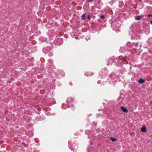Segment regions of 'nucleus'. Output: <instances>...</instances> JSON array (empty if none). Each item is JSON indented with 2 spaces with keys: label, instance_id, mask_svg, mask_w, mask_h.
<instances>
[{
  "label": "nucleus",
  "instance_id": "f257e3e1",
  "mask_svg": "<svg viewBox=\"0 0 152 152\" xmlns=\"http://www.w3.org/2000/svg\"><path fill=\"white\" fill-rule=\"evenodd\" d=\"M118 61L117 58L114 57H113L112 58H110L109 59L108 61L107 65H111L113 63H115V65L116 63H117L118 62Z\"/></svg>",
  "mask_w": 152,
  "mask_h": 152
},
{
  "label": "nucleus",
  "instance_id": "f03ea898",
  "mask_svg": "<svg viewBox=\"0 0 152 152\" xmlns=\"http://www.w3.org/2000/svg\"><path fill=\"white\" fill-rule=\"evenodd\" d=\"M73 99L72 97H69L68 98L67 100L68 107L70 108L73 106Z\"/></svg>",
  "mask_w": 152,
  "mask_h": 152
},
{
  "label": "nucleus",
  "instance_id": "7ed1b4c3",
  "mask_svg": "<svg viewBox=\"0 0 152 152\" xmlns=\"http://www.w3.org/2000/svg\"><path fill=\"white\" fill-rule=\"evenodd\" d=\"M108 73V71L107 68H104L102 69L100 73L101 75L103 76L107 74Z\"/></svg>",
  "mask_w": 152,
  "mask_h": 152
},
{
  "label": "nucleus",
  "instance_id": "20e7f679",
  "mask_svg": "<svg viewBox=\"0 0 152 152\" xmlns=\"http://www.w3.org/2000/svg\"><path fill=\"white\" fill-rule=\"evenodd\" d=\"M134 44V42H133L132 43H131L130 42H128L126 43V45L127 47H129V48H130L132 47L133 45Z\"/></svg>",
  "mask_w": 152,
  "mask_h": 152
},
{
  "label": "nucleus",
  "instance_id": "39448f33",
  "mask_svg": "<svg viewBox=\"0 0 152 152\" xmlns=\"http://www.w3.org/2000/svg\"><path fill=\"white\" fill-rule=\"evenodd\" d=\"M110 77L113 79H117V77H118L114 73H112L111 74Z\"/></svg>",
  "mask_w": 152,
  "mask_h": 152
},
{
  "label": "nucleus",
  "instance_id": "423d86ee",
  "mask_svg": "<svg viewBox=\"0 0 152 152\" xmlns=\"http://www.w3.org/2000/svg\"><path fill=\"white\" fill-rule=\"evenodd\" d=\"M147 131V129L145 126H142L141 129V131L142 132H145Z\"/></svg>",
  "mask_w": 152,
  "mask_h": 152
},
{
  "label": "nucleus",
  "instance_id": "0eeeda50",
  "mask_svg": "<svg viewBox=\"0 0 152 152\" xmlns=\"http://www.w3.org/2000/svg\"><path fill=\"white\" fill-rule=\"evenodd\" d=\"M121 109L124 112L127 113L128 111V110L123 106H121Z\"/></svg>",
  "mask_w": 152,
  "mask_h": 152
},
{
  "label": "nucleus",
  "instance_id": "6e6552de",
  "mask_svg": "<svg viewBox=\"0 0 152 152\" xmlns=\"http://www.w3.org/2000/svg\"><path fill=\"white\" fill-rule=\"evenodd\" d=\"M139 42H136L134 44L136 48L137 49H140V48H141L140 45H139Z\"/></svg>",
  "mask_w": 152,
  "mask_h": 152
},
{
  "label": "nucleus",
  "instance_id": "1a4fd4ad",
  "mask_svg": "<svg viewBox=\"0 0 152 152\" xmlns=\"http://www.w3.org/2000/svg\"><path fill=\"white\" fill-rule=\"evenodd\" d=\"M145 82V80H143L142 78H140L138 81V83L140 84L144 83Z\"/></svg>",
  "mask_w": 152,
  "mask_h": 152
},
{
  "label": "nucleus",
  "instance_id": "9d476101",
  "mask_svg": "<svg viewBox=\"0 0 152 152\" xmlns=\"http://www.w3.org/2000/svg\"><path fill=\"white\" fill-rule=\"evenodd\" d=\"M141 15H139L136 16L135 18V19L137 20H139L141 19Z\"/></svg>",
  "mask_w": 152,
  "mask_h": 152
},
{
  "label": "nucleus",
  "instance_id": "9b49d317",
  "mask_svg": "<svg viewBox=\"0 0 152 152\" xmlns=\"http://www.w3.org/2000/svg\"><path fill=\"white\" fill-rule=\"evenodd\" d=\"M110 139L112 141H115L116 140V138H113L112 137H110Z\"/></svg>",
  "mask_w": 152,
  "mask_h": 152
},
{
  "label": "nucleus",
  "instance_id": "f8f14e48",
  "mask_svg": "<svg viewBox=\"0 0 152 152\" xmlns=\"http://www.w3.org/2000/svg\"><path fill=\"white\" fill-rule=\"evenodd\" d=\"M119 58L121 60H122L123 61H125L127 59V58L126 56H125L124 58H121L120 57Z\"/></svg>",
  "mask_w": 152,
  "mask_h": 152
},
{
  "label": "nucleus",
  "instance_id": "ddd939ff",
  "mask_svg": "<svg viewBox=\"0 0 152 152\" xmlns=\"http://www.w3.org/2000/svg\"><path fill=\"white\" fill-rule=\"evenodd\" d=\"M81 17H82V20H85V19H86V18H85V15L84 14H83L82 15Z\"/></svg>",
  "mask_w": 152,
  "mask_h": 152
},
{
  "label": "nucleus",
  "instance_id": "4468645a",
  "mask_svg": "<svg viewBox=\"0 0 152 152\" xmlns=\"http://www.w3.org/2000/svg\"><path fill=\"white\" fill-rule=\"evenodd\" d=\"M53 55V54L52 53V52H50L48 54V56H50V57H51Z\"/></svg>",
  "mask_w": 152,
  "mask_h": 152
},
{
  "label": "nucleus",
  "instance_id": "2eb2a0df",
  "mask_svg": "<svg viewBox=\"0 0 152 152\" xmlns=\"http://www.w3.org/2000/svg\"><path fill=\"white\" fill-rule=\"evenodd\" d=\"M100 18L102 19H104L105 18V17L103 15H101L100 16Z\"/></svg>",
  "mask_w": 152,
  "mask_h": 152
},
{
  "label": "nucleus",
  "instance_id": "dca6fc26",
  "mask_svg": "<svg viewBox=\"0 0 152 152\" xmlns=\"http://www.w3.org/2000/svg\"><path fill=\"white\" fill-rule=\"evenodd\" d=\"M85 75H86V76H89V75L88 74V72H86L85 73Z\"/></svg>",
  "mask_w": 152,
  "mask_h": 152
},
{
  "label": "nucleus",
  "instance_id": "f3484780",
  "mask_svg": "<svg viewBox=\"0 0 152 152\" xmlns=\"http://www.w3.org/2000/svg\"><path fill=\"white\" fill-rule=\"evenodd\" d=\"M87 18L88 20H90V15H88Z\"/></svg>",
  "mask_w": 152,
  "mask_h": 152
},
{
  "label": "nucleus",
  "instance_id": "a211bd4d",
  "mask_svg": "<svg viewBox=\"0 0 152 152\" xmlns=\"http://www.w3.org/2000/svg\"><path fill=\"white\" fill-rule=\"evenodd\" d=\"M90 2H92L94 1V0H88Z\"/></svg>",
  "mask_w": 152,
  "mask_h": 152
},
{
  "label": "nucleus",
  "instance_id": "6ab92c4d",
  "mask_svg": "<svg viewBox=\"0 0 152 152\" xmlns=\"http://www.w3.org/2000/svg\"><path fill=\"white\" fill-rule=\"evenodd\" d=\"M148 17H151L152 18V14H149L148 15Z\"/></svg>",
  "mask_w": 152,
  "mask_h": 152
},
{
  "label": "nucleus",
  "instance_id": "aec40b11",
  "mask_svg": "<svg viewBox=\"0 0 152 152\" xmlns=\"http://www.w3.org/2000/svg\"><path fill=\"white\" fill-rule=\"evenodd\" d=\"M78 37H75V39H77V38H78Z\"/></svg>",
  "mask_w": 152,
  "mask_h": 152
},
{
  "label": "nucleus",
  "instance_id": "412c9836",
  "mask_svg": "<svg viewBox=\"0 0 152 152\" xmlns=\"http://www.w3.org/2000/svg\"><path fill=\"white\" fill-rule=\"evenodd\" d=\"M150 23L152 25V20L150 21Z\"/></svg>",
  "mask_w": 152,
  "mask_h": 152
},
{
  "label": "nucleus",
  "instance_id": "4be33fe9",
  "mask_svg": "<svg viewBox=\"0 0 152 152\" xmlns=\"http://www.w3.org/2000/svg\"><path fill=\"white\" fill-rule=\"evenodd\" d=\"M70 141H68V143H69V144H70Z\"/></svg>",
  "mask_w": 152,
  "mask_h": 152
},
{
  "label": "nucleus",
  "instance_id": "5701e85b",
  "mask_svg": "<svg viewBox=\"0 0 152 152\" xmlns=\"http://www.w3.org/2000/svg\"><path fill=\"white\" fill-rule=\"evenodd\" d=\"M131 68H132V67H130V69H131Z\"/></svg>",
  "mask_w": 152,
  "mask_h": 152
},
{
  "label": "nucleus",
  "instance_id": "b1692460",
  "mask_svg": "<svg viewBox=\"0 0 152 152\" xmlns=\"http://www.w3.org/2000/svg\"><path fill=\"white\" fill-rule=\"evenodd\" d=\"M151 103H152V102L151 101Z\"/></svg>",
  "mask_w": 152,
  "mask_h": 152
}]
</instances>
